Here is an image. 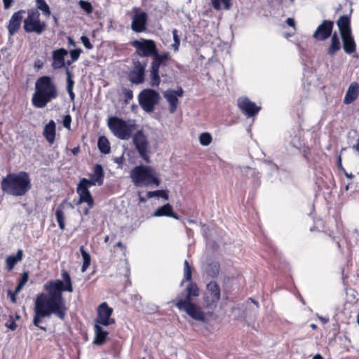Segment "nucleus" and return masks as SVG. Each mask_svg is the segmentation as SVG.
<instances>
[{
    "label": "nucleus",
    "mask_w": 359,
    "mask_h": 359,
    "mask_svg": "<svg viewBox=\"0 0 359 359\" xmlns=\"http://www.w3.org/2000/svg\"><path fill=\"white\" fill-rule=\"evenodd\" d=\"M43 134L50 144L53 143L55 137V123L54 121L50 120L49 123L45 126Z\"/></svg>",
    "instance_id": "nucleus-27"
},
{
    "label": "nucleus",
    "mask_w": 359,
    "mask_h": 359,
    "mask_svg": "<svg viewBox=\"0 0 359 359\" xmlns=\"http://www.w3.org/2000/svg\"><path fill=\"white\" fill-rule=\"evenodd\" d=\"M97 146L102 154H109L110 151L109 142L104 136L100 137L97 141Z\"/></svg>",
    "instance_id": "nucleus-34"
},
{
    "label": "nucleus",
    "mask_w": 359,
    "mask_h": 359,
    "mask_svg": "<svg viewBox=\"0 0 359 359\" xmlns=\"http://www.w3.org/2000/svg\"><path fill=\"white\" fill-rule=\"evenodd\" d=\"M46 23L40 20V13L37 9L27 11V16L24 20L23 28L27 33L41 34L46 29Z\"/></svg>",
    "instance_id": "nucleus-6"
},
{
    "label": "nucleus",
    "mask_w": 359,
    "mask_h": 359,
    "mask_svg": "<svg viewBox=\"0 0 359 359\" xmlns=\"http://www.w3.org/2000/svg\"><path fill=\"white\" fill-rule=\"evenodd\" d=\"M36 7L38 9L42 11L44 15L49 17L51 14L50 7L47 4L45 0H36Z\"/></svg>",
    "instance_id": "nucleus-37"
},
{
    "label": "nucleus",
    "mask_w": 359,
    "mask_h": 359,
    "mask_svg": "<svg viewBox=\"0 0 359 359\" xmlns=\"http://www.w3.org/2000/svg\"><path fill=\"white\" fill-rule=\"evenodd\" d=\"M187 294L185 297L178 296L175 302L182 301V302H192V298L198 297L199 295V290L197 285L194 283H190L186 287Z\"/></svg>",
    "instance_id": "nucleus-20"
},
{
    "label": "nucleus",
    "mask_w": 359,
    "mask_h": 359,
    "mask_svg": "<svg viewBox=\"0 0 359 359\" xmlns=\"http://www.w3.org/2000/svg\"><path fill=\"white\" fill-rule=\"evenodd\" d=\"M175 306L180 311L186 312L191 318L197 321L204 322L205 320V314L202 309L192 302L177 301Z\"/></svg>",
    "instance_id": "nucleus-10"
},
{
    "label": "nucleus",
    "mask_w": 359,
    "mask_h": 359,
    "mask_svg": "<svg viewBox=\"0 0 359 359\" xmlns=\"http://www.w3.org/2000/svg\"><path fill=\"white\" fill-rule=\"evenodd\" d=\"M57 96V88L49 76L40 77L35 83V93L32 102L37 108L44 107L53 99Z\"/></svg>",
    "instance_id": "nucleus-2"
},
{
    "label": "nucleus",
    "mask_w": 359,
    "mask_h": 359,
    "mask_svg": "<svg viewBox=\"0 0 359 359\" xmlns=\"http://www.w3.org/2000/svg\"><path fill=\"white\" fill-rule=\"evenodd\" d=\"M61 276L62 280L55 279L47 282L43 285L46 292L38 294L34 300L33 324L43 331L46 328L40 325L43 318H50L54 314L63 320L66 316L67 307L62 292H72L73 286L71 277L67 271L62 270Z\"/></svg>",
    "instance_id": "nucleus-1"
},
{
    "label": "nucleus",
    "mask_w": 359,
    "mask_h": 359,
    "mask_svg": "<svg viewBox=\"0 0 359 359\" xmlns=\"http://www.w3.org/2000/svg\"><path fill=\"white\" fill-rule=\"evenodd\" d=\"M1 186L2 190L8 194L23 196L30 189V180L25 172L8 174L2 180Z\"/></svg>",
    "instance_id": "nucleus-3"
},
{
    "label": "nucleus",
    "mask_w": 359,
    "mask_h": 359,
    "mask_svg": "<svg viewBox=\"0 0 359 359\" xmlns=\"http://www.w3.org/2000/svg\"><path fill=\"white\" fill-rule=\"evenodd\" d=\"M79 5L85 11H86L88 13H90L93 11V8L90 3L86 2L85 1L81 0L79 1Z\"/></svg>",
    "instance_id": "nucleus-44"
},
{
    "label": "nucleus",
    "mask_w": 359,
    "mask_h": 359,
    "mask_svg": "<svg viewBox=\"0 0 359 359\" xmlns=\"http://www.w3.org/2000/svg\"><path fill=\"white\" fill-rule=\"evenodd\" d=\"M238 107L248 117L255 116L260 110V107L250 101L248 97H241L238 100Z\"/></svg>",
    "instance_id": "nucleus-15"
},
{
    "label": "nucleus",
    "mask_w": 359,
    "mask_h": 359,
    "mask_svg": "<svg viewBox=\"0 0 359 359\" xmlns=\"http://www.w3.org/2000/svg\"><path fill=\"white\" fill-rule=\"evenodd\" d=\"M95 330V339L93 340V344L97 345L103 344L108 335V332L104 330L101 325L95 324L94 325Z\"/></svg>",
    "instance_id": "nucleus-23"
},
{
    "label": "nucleus",
    "mask_w": 359,
    "mask_h": 359,
    "mask_svg": "<svg viewBox=\"0 0 359 359\" xmlns=\"http://www.w3.org/2000/svg\"><path fill=\"white\" fill-rule=\"evenodd\" d=\"M79 147H75L72 149V151L74 155H76L79 152Z\"/></svg>",
    "instance_id": "nucleus-60"
},
{
    "label": "nucleus",
    "mask_w": 359,
    "mask_h": 359,
    "mask_svg": "<svg viewBox=\"0 0 359 359\" xmlns=\"http://www.w3.org/2000/svg\"><path fill=\"white\" fill-rule=\"evenodd\" d=\"M6 327L11 330H15L17 327V325L13 320H11L6 323Z\"/></svg>",
    "instance_id": "nucleus-49"
},
{
    "label": "nucleus",
    "mask_w": 359,
    "mask_h": 359,
    "mask_svg": "<svg viewBox=\"0 0 359 359\" xmlns=\"http://www.w3.org/2000/svg\"><path fill=\"white\" fill-rule=\"evenodd\" d=\"M25 13V11L24 10H20L12 15L7 26L9 35H14L18 32Z\"/></svg>",
    "instance_id": "nucleus-18"
},
{
    "label": "nucleus",
    "mask_w": 359,
    "mask_h": 359,
    "mask_svg": "<svg viewBox=\"0 0 359 359\" xmlns=\"http://www.w3.org/2000/svg\"><path fill=\"white\" fill-rule=\"evenodd\" d=\"M81 52H82V50L81 48H77V49L70 50L69 53H70V56L72 58V62H74L79 59L80 53ZM70 64H71V62L68 61L67 65H70Z\"/></svg>",
    "instance_id": "nucleus-43"
},
{
    "label": "nucleus",
    "mask_w": 359,
    "mask_h": 359,
    "mask_svg": "<svg viewBox=\"0 0 359 359\" xmlns=\"http://www.w3.org/2000/svg\"><path fill=\"white\" fill-rule=\"evenodd\" d=\"M212 7L219 11L222 8L229 10L231 8V0H210Z\"/></svg>",
    "instance_id": "nucleus-32"
},
{
    "label": "nucleus",
    "mask_w": 359,
    "mask_h": 359,
    "mask_svg": "<svg viewBox=\"0 0 359 359\" xmlns=\"http://www.w3.org/2000/svg\"><path fill=\"white\" fill-rule=\"evenodd\" d=\"M80 251L83 257V265L81 266V272H85L90 264V256L86 252L83 246L80 247Z\"/></svg>",
    "instance_id": "nucleus-36"
},
{
    "label": "nucleus",
    "mask_w": 359,
    "mask_h": 359,
    "mask_svg": "<svg viewBox=\"0 0 359 359\" xmlns=\"http://www.w3.org/2000/svg\"><path fill=\"white\" fill-rule=\"evenodd\" d=\"M27 280H28V273L25 272L22 273L21 280L19 282V283L25 285L26 284V283L27 282Z\"/></svg>",
    "instance_id": "nucleus-50"
},
{
    "label": "nucleus",
    "mask_w": 359,
    "mask_h": 359,
    "mask_svg": "<svg viewBox=\"0 0 359 359\" xmlns=\"http://www.w3.org/2000/svg\"><path fill=\"white\" fill-rule=\"evenodd\" d=\"M68 53L64 48H60L53 52L52 67L54 69H60L65 65V57Z\"/></svg>",
    "instance_id": "nucleus-21"
},
{
    "label": "nucleus",
    "mask_w": 359,
    "mask_h": 359,
    "mask_svg": "<svg viewBox=\"0 0 359 359\" xmlns=\"http://www.w3.org/2000/svg\"><path fill=\"white\" fill-rule=\"evenodd\" d=\"M123 93L125 97V102L128 103V102L133 97V91L130 89H125Z\"/></svg>",
    "instance_id": "nucleus-47"
},
{
    "label": "nucleus",
    "mask_w": 359,
    "mask_h": 359,
    "mask_svg": "<svg viewBox=\"0 0 359 359\" xmlns=\"http://www.w3.org/2000/svg\"><path fill=\"white\" fill-rule=\"evenodd\" d=\"M212 136L208 133H203L199 137L200 144L203 146H208L211 143Z\"/></svg>",
    "instance_id": "nucleus-40"
},
{
    "label": "nucleus",
    "mask_w": 359,
    "mask_h": 359,
    "mask_svg": "<svg viewBox=\"0 0 359 359\" xmlns=\"http://www.w3.org/2000/svg\"><path fill=\"white\" fill-rule=\"evenodd\" d=\"M71 123H72V117L69 114H67L64 116L62 124L63 126L69 130L71 127Z\"/></svg>",
    "instance_id": "nucleus-45"
},
{
    "label": "nucleus",
    "mask_w": 359,
    "mask_h": 359,
    "mask_svg": "<svg viewBox=\"0 0 359 359\" xmlns=\"http://www.w3.org/2000/svg\"><path fill=\"white\" fill-rule=\"evenodd\" d=\"M358 93L359 86L356 83H351L346 91L344 102L345 104L353 102L358 97Z\"/></svg>",
    "instance_id": "nucleus-24"
},
{
    "label": "nucleus",
    "mask_w": 359,
    "mask_h": 359,
    "mask_svg": "<svg viewBox=\"0 0 359 359\" xmlns=\"http://www.w3.org/2000/svg\"><path fill=\"white\" fill-rule=\"evenodd\" d=\"M286 23L290 27H292L294 28L295 27V22H294V20L293 18H287L286 20Z\"/></svg>",
    "instance_id": "nucleus-53"
},
{
    "label": "nucleus",
    "mask_w": 359,
    "mask_h": 359,
    "mask_svg": "<svg viewBox=\"0 0 359 359\" xmlns=\"http://www.w3.org/2000/svg\"><path fill=\"white\" fill-rule=\"evenodd\" d=\"M107 124L114 135L121 140H129L134 130V125L116 116L109 118Z\"/></svg>",
    "instance_id": "nucleus-5"
},
{
    "label": "nucleus",
    "mask_w": 359,
    "mask_h": 359,
    "mask_svg": "<svg viewBox=\"0 0 359 359\" xmlns=\"http://www.w3.org/2000/svg\"><path fill=\"white\" fill-rule=\"evenodd\" d=\"M86 203L89 208H92L94 205V200L90 193L79 197V203Z\"/></svg>",
    "instance_id": "nucleus-41"
},
{
    "label": "nucleus",
    "mask_w": 359,
    "mask_h": 359,
    "mask_svg": "<svg viewBox=\"0 0 359 359\" xmlns=\"http://www.w3.org/2000/svg\"><path fill=\"white\" fill-rule=\"evenodd\" d=\"M56 220L58 226L61 230H64L65 228V215L62 208V205H60L55 212Z\"/></svg>",
    "instance_id": "nucleus-33"
},
{
    "label": "nucleus",
    "mask_w": 359,
    "mask_h": 359,
    "mask_svg": "<svg viewBox=\"0 0 359 359\" xmlns=\"http://www.w3.org/2000/svg\"><path fill=\"white\" fill-rule=\"evenodd\" d=\"M147 14L144 12L136 13L132 21V29L136 32H142L146 29Z\"/></svg>",
    "instance_id": "nucleus-19"
},
{
    "label": "nucleus",
    "mask_w": 359,
    "mask_h": 359,
    "mask_svg": "<svg viewBox=\"0 0 359 359\" xmlns=\"http://www.w3.org/2000/svg\"><path fill=\"white\" fill-rule=\"evenodd\" d=\"M123 156H121L119 157H116V158H114V161L116 163H117L118 165H121L123 163Z\"/></svg>",
    "instance_id": "nucleus-55"
},
{
    "label": "nucleus",
    "mask_w": 359,
    "mask_h": 359,
    "mask_svg": "<svg viewBox=\"0 0 359 359\" xmlns=\"http://www.w3.org/2000/svg\"><path fill=\"white\" fill-rule=\"evenodd\" d=\"M341 43L339 39L337 34L334 33L332 35L331 38V44L327 50V53L328 55L332 56L335 55V53L340 49Z\"/></svg>",
    "instance_id": "nucleus-31"
},
{
    "label": "nucleus",
    "mask_w": 359,
    "mask_h": 359,
    "mask_svg": "<svg viewBox=\"0 0 359 359\" xmlns=\"http://www.w3.org/2000/svg\"><path fill=\"white\" fill-rule=\"evenodd\" d=\"M180 42H175L174 41V43L172 45V49L175 50V51H177L178 49H179V46H180Z\"/></svg>",
    "instance_id": "nucleus-57"
},
{
    "label": "nucleus",
    "mask_w": 359,
    "mask_h": 359,
    "mask_svg": "<svg viewBox=\"0 0 359 359\" xmlns=\"http://www.w3.org/2000/svg\"><path fill=\"white\" fill-rule=\"evenodd\" d=\"M68 42H69V45H72L73 46H75V45H76L74 41L71 37L68 38Z\"/></svg>",
    "instance_id": "nucleus-61"
},
{
    "label": "nucleus",
    "mask_w": 359,
    "mask_h": 359,
    "mask_svg": "<svg viewBox=\"0 0 359 359\" xmlns=\"http://www.w3.org/2000/svg\"><path fill=\"white\" fill-rule=\"evenodd\" d=\"M313 359H323V358L320 354H316L313 356Z\"/></svg>",
    "instance_id": "nucleus-64"
},
{
    "label": "nucleus",
    "mask_w": 359,
    "mask_h": 359,
    "mask_svg": "<svg viewBox=\"0 0 359 359\" xmlns=\"http://www.w3.org/2000/svg\"><path fill=\"white\" fill-rule=\"evenodd\" d=\"M172 36H173V39H174L175 42H177H177H180V37L177 35V29H173L172 30Z\"/></svg>",
    "instance_id": "nucleus-54"
},
{
    "label": "nucleus",
    "mask_w": 359,
    "mask_h": 359,
    "mask_svg": "<svg viewBox=\"0 0 359 359\" xmlns=\"http://www.w3.org/2000/svg\"><path fill=\"white\" fill-rule=\"evenodd\" d=\"M353 148L359 153V139L358 140L357 144H355Z\"/></svg>",
    "instance_id": "nucleus-62"
},
{
    "label": "nucleus",
    "mask_w": 359,
    "mask_h": 359,
    "mask_svg": "<svg viewBox=\"0 0 359 359\" xmlns=\"http://www.w3.org/2000/svg\"><path fill=\"white\" fill-rule=\"evenodd\" d=\"M155 170L147 165H137L133 168L130 177L136 187L155 185L158 187L161 181Z\"/></svg>",
    "instance_id": "nucleus-4"
},
{
    "label": "nucleus",
    "mask_w": 359,
    "mask_h": 359,
    "mask_svg": "<svg viewBox=\"0 0 359 359\" xmlns=\"http://www.w3.org/2000/svg\"><path fill=\"white\" fill-rule=\"evenodd\" d=\"M184 90L179 88L177 90L168 89L163 93V96L169 104V111L172 114L175 112L179 103L178 97H182Z\"/></svg>",
    "instance_id": "nucleus-16"
},
{
    "label": "nucleus",
    "mask_w": 359,
    "mask_h": 359,
    "mask_svg": "<svg viewBox=\"0 0 359 359\" xmlns=\"http://www.w3.org/2000/svg\"><path fill=\"white\" fill-rule=\"evenodd\" d=\"M153 216L154 217H170L175 219H179V217L173 212L172 206L167 203L158 208L154 212Z\"/></svg>",
    "instance_id": "nucleus-25"
},
{
    "label": "nucleus",
    "mask_w": 359,
    "mask_h": 359,
    "mask_svg": "<svg viewBox=\"0 0 359 359\" xmlns=\"http://www.w3.org/2000/svg\"><path fill=\"white\" fill-rule=\"evenodd\" d=\"M344 172L346 177L349 179H352L353 177V175L351 173H348L346 172V170H344Z\"/></svg>",
    "instance_id": "nucleus-63"
},
{
    "label": "nucleus",
    "mask_w": 359,
    "mask_h": 359,
    "mask_svg": "<svg viewBox=\"0 0 359 359\" xmlns=\"http://www.w3.org/2000/svg\"><path fill=\"white\" fill-rule=\"evenodd\" d=\"M81 41L83 43L85 48H86L87 49L90 50L93 48V45L91 44L89 39L87 36H82L81 37Z\"/></svg>",
    "instance_id": "nucleus-46"
},
{
    "label": "nucleus",
    "mask_w": 359,
    "mask_h": 359,
    "mask_svg": "<svg viewBox=\"0 0 359 359\" xmlns=\"http://www.w3.org/2000/svg\"><path fill=\"white\" fill-rule=\"evenodd\" d=\"M207 273L212 277H215L219 272V264L217 262H212L207 267Z\"/></svg>",
    "instance_id": "nucleus-39"
},
{
    "label": "nucleus",
    "mask_w": 359,
    "mask_h": 359,
    "mask_svg": "<svg viewBox=\"0 0 359 359\" xmlns=\"http://www.w3.org/2000/svg\"><path fill=\"white\" fill-rule=\"evenodd\" d=\"M220 299V288L215 281H210L206 287L205 302L207 307L215 308Z\"/></svg>",
    "instance_id": "nucleus-14"
},
{
    "label": "nucleus",
    "mask_w": 359,
    "mask_h": 359,
    "mask_svg": "<svg viewBox=\"0 0 359 359\" xmlns=\"http://www.w3.org/2000/svg\"><path fill=\"white\" fill-rule=\"evenodd\" d=\"M343 41V48L346 53L351 54L355 50V43L353 38L351 36V33L341 35Z\"/></svg>",
    "instance_id": "nucleus-26"
},
{
    "label": "nucleus",
    "mask_w": 359,
    "mask_h": 359,
    "mask_svg": "<svg viewBox=\"0 0 359 359\" xmlns=\"http://www.w3.org/2000/svg\"><path fill=\"white\" fill-rule=\"evenodd\" d=\"M23 286H24L23 285L18 283V285H17V287L15 290V294H18L22 289Z\"/></svg>",
    "instance_id": "nucleus-58"
},
{
    "label": "nucleus",
    "mask_w": 359,
    "mask_h": 359,
    "mask_svg": "<svg viewBox=\"0 0 359 359\" xmlns=\"http://www.w3.org/2000/svg\"><path fill=\"white\" fill-rule=\"evenodd\" d=\"M23 252L22 250H18L16 255L8 256L6 259V267L8 271L13 269L15 264L22 260Z\"/></svg>",
    "instance_id": "nucleus-29"
},
{
    "label": "nucleus",
    "mask_w": 359,
    "mask_h": 359,
    "mask_svg": "<svg viewBox=\"0 0 359 359\" xmlns=\"http://www.w3.org/2000/svg\"><path fill=\"white\" fill-rule=\"evenodd\" d=\"M146 67V61L141 62L138 60L133 59L132 69L128 74L129 80L135 84L142 83L144 81Z\"/></svg>",
    "instance_id": "nucleus-12"
},
{
    "label": "nucleus",
    "mask_w": 359,
    "mask_h": 359,
    "mask_svg": "<svg viewBox=\"0 0 359 359\" xmlns=\"http://www.w3.org/2000/svg\"><path fill=\"white\" fill-rule=\"evenodd\" d=\"M67 92L69 93V97H70L71 100L74 101V99H75V94L73 92V89L67 90Z\"/></svg>",
    "instance_id": "nucleus-56"
},
{
    "label": "nucleus",
    "mask_w": 359,
    "mask_h": 359,
    "mask_svg": "<svg viewBox=\"0 0 359 359\" xmlns=\"http://www.w3.org/2000/svg\"><path fill=\"white\" fill-rule=\"evenodd\" d=\"M113 310L106 302L102 303L97 308V316L95 320V324L103 326H109L115 323V320L111 318Z\"/></svg>",
    "instance_id": "nucleus-13"
},
{
    "label": "nucleus",
    "mask_w": 359,
    "mask_h": 359,
    "mask_svg": "<svg viewBox=\"0 0 359 359\" xmlns=\"http://www.w3.org/2000/svg\"><path fill=\"white\" fill-rule=\"evenodd\" d=\"M170 55L169 53H164L159 54L158 49L156 53L153 57L151 67L149 69V79L150 86L152 87L158 86L161 83V78L159 75V69L161 67L165 66L166 62L170 59Z\"/></svg>",
    "instance_id": "nucleus-7"
},
{
    "label": "nucleus",
    "mask_w": 359,
    "mask_h": 359,
    "mask_svg": "<svg viewBox=\"0 0 359 359\" xmlns=\"http://www.w3.org/2000/svg\"><path fill=\"white\" fill-rule=\"evenodd\" d=\"M238 169H239L240 172L243 176H246L247 177H255L257 175V172L255 169L251 168L248 166H238Z\"/></svg>",
    "instance_id": "nucleus-38"
},
{
    "label": "nucleus",
    "mask_w": 359,
    "mask_h": 359,
    "mask_svg": "<svg viewBox=\"0 0 359 359\" xmlns=\"http://www.w3.org/2000/svg\"><path fill=\"white\" fill-rule=\"evenodd\" d=\"M90 179L88 180L92 184L101 186L104 181V171L101 165L96 164L94 167L93 173L90 175Z\"/></svg>",
    "instance_id": "nucleus-22"
},
{
    "label": "nucleus",
    "mask_w": 359,
    "mask_h": 359,
    "mask_svg": "<svg viewBox=\"0 0 359 359\" xmlns=\"http://www.w3.org/2000/svg\"><path fill=\"white\" fill-rule=\"evenodd\" d=\"M130 44L136 49L135 53L141 57H154L156 53V45L153 40L140 39L132 41Z\"/></svg>",
    "instance_id": "nucleus-9"
},
{
    "label": "nucleus",
    "mask_w": 359,
    "mask_h": 359,
    "mask_svg": "<svg viewBox=\"0 0 359 359\" xmlns=\"http://www.w3.org/2000/svg\"><path fill=\"white\" fill-rule=\"evenodd\" d=\"M183 273L184 278L181 282V285H182L185 281H190L192 278V269L187 260H185L184 262Z\"/></svg>",
    "instance_id": "nucleus-35"
},
{
    "label": "nucleus",
    "mask_w": 359,
    "mask_h": 359,
    "mask_svg": "<svg viewBox=\"0 0 359 359\" xmlns=\"http://www.w3.org/2000/svg\"><path fill=\"white\" fill-rule=\"evenodd\" d=\"M337 25L339 27L341 36L348 33H351L350 28V19L348 16H341L337 20Z\"/></svg>",
    "instance_id": "nucleus-28"
},
{
    "label": "nucleus",
    "mask_w": 359,
    "mask_h": 359,
    "mask_svg": "<svg viewBox=\"0 0 359 359\" xmlns=\"http://www.w3.org/2000/svg\"><path fill=\"white\" fill-rule=\"evenodd\" d=\"M92 186L94 185L92 184L91 182L88 181V180L82 178L80 180L76 189V192L79 197L90 194L88 189Z\"/></svg>",
    "instance_id": "nucleus-30"
},
{
    "label": "nucleus",
    "mask_w": 359,
    "mask_h": 359,
    "mask_svg": "<svg viewBox=\"0 0 359 359\" xmlns=\"http://www.w3.org/2000/svg\"><path fill=\"white\" fill-rule=\"evenodd\" d=\"M333 27V21L323 20L314 32L313 37L319 41H325L331 36Z\"/></svg>",
    "instance_id": "nucleus-17"
},
{
    "label": "nucleus",
    "mask_w": 359,
    "mask_h": 359,
    "mask_svg": "<svg viewBox=\"0 0 359 359\" xmlns=\"http://www.w3.org/2000/svg\"><path fill=\"white\" fill-rule=\"evenodd\" d=\"M160 99L159 93L150 88L144 89L138 95L140 105L147 113L154 111L155 107L159 103Z\"/></svg>",
    "instance_id": "nucleus-8"
},
{
    "label": "nucleus",
    "mask_w": 359,
    "mask_h": 359,
    "mask_svg": "<svg viewBox=\"0 0 359 359\" xmlns=\"http://www.w3.org/2000/svg\"><path fill=\"white\" fill-rule=\"evenodd\" d=\"M13 2V0H3L4 8L8 9L11 6Z\"/></svg>",
    "instance_id": "nucleus-51"
},
{
    "label": "nucleus",
    "mask_w": 359,
    "mask_h": 359,
    "mask_svg": "<svg viewBox=\"0 0 359 359\" xmlns=\"http://www.w3.org/2000/svg\"><path fill=\"white\" fill-rule=\"evenodd\" d=\"M66 74H67V90H71L73 89L74 81L72 79V74L70 72V71L67 69L66 70Z\"/></svg>",
    "instance_id": "nucleus-42"
},
{
    "label": "nucleus",
    "mask_w": 359,
    "mask_h": 359,
    "mask_svg": "<svg viewBox=\"0 0 359 359\" xmlns=\"http://www.w3.org/2000/svg\"><path fill=\"white\" fill-rule=\"evenodd\" d=\"M8 294L10 295L11 297V300L13 303H15L16 302V298H15V296L17 294H15V292H12L11 290H8Z\"/></svg>",
    "instance_id": "nucleus-52"
},
{
    "label": "nucleus",
    "mask_w": 359,
    "mask_h": 359,
    "mask_svg": "<svg viewBox=\"0 0 359 359\" xmlns=\"http://www.w3.org/2000/svg\"><path fill=\"white\" fill-rule=\"evenodd\" d=\"M160 196L168 200V195L163 191V193L160 194Z\"/></svg>",
    "instance_id": "nucleus-59"
},
{
    "label": "nucleus",
    "mask_w": 359,
    "mask_h": 359,
    "mask_svg": "<svg viewBox=\"0 0 359 359\" xmlns=\"http://www.w3.org/2000/svg\"><path fill=\"white\" fill-rule=\"evenodd\" d=\"M133 142L140 156L147 163H149V143L142 130H138L133 137Z\"/></svg>",
    "instance_id": "nucleus-11"
},
{
    "label": "nucleus",
    "mask_w": 359,
    "mask_h": 359,
    "mask_svg": "<svg viewBox=\"0 0 359 359\" xmlns=\"http://www.w3.org/2000/svg\"><path fill=\"white\" fill-rule=\"evenodd\" d=\"M163 193V191L158 190L154 191H148L147 196L149 198H151L154 196H160V194Z\"/></svg>",
    "instance_id": "nucleus-48"
}]
</instances>
